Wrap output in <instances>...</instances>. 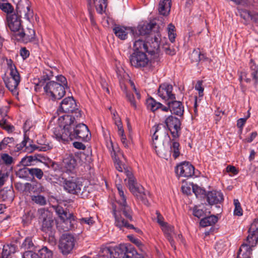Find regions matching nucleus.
I'll return each mask as SVG.
<instances>
[{"instance_id": "8fccbe9b", "label": "nucleus", "mask_w": 258, "mask_h": 258, "mask_svg": "<svg viewBox=\"0 0 258 258\" xmlns=\"http://www.w3.org/2000/svg\"><path fill=\"white\" fill-rule=\"evenodd\" d=\"M238 11L240 14V17L244 20H247L249 18H251L252 14L250 13V11L245 9L238 10Z\"/></svg>"}, {"instance_id": "37998d69", "label": "nucleus", "mask_w": 258, "mask_h": 258, "mask_svg": "<svg viewBox=\"0 0 258 258\" xmlns=\"http://www.w3.org/2000/svg\"><path fill=\"white\" fill-rule=\"evenodd\" d=\"M179 144L177 142L172 141L170 145V151L173 153V157L177 158L180 154L179 150Z\"/></svg>"}, {"instance_id": "13d9d810", "label": "nucleus", "mask_w": 258, "mask_h": 258, "mask_svg": "<svg viewBox=\"0 0 258 258\" xmlns=\"http://www.w3.org/2000/svg\"><path fill=\"white\" fill-rule=\"evenodd\" d=\"M202 83V81H198L195 86V89L199 91V95L200 96H203L204 88L203 87Z\"/></svg>"}, {"instance_id": "bb28decb", "label": "nucleus", "mask_w": 258, "mask_h": 258, "mask_svg": "<svg viewBox=\"0 0 258 258\" xmlns=\"http://www.w3.org/2000/svg\"><path fill=\"white\" fill-rule=\"evenodd\" d=\"M76 161L72 154H67L62 161V166L67 171H72L75 169Z\"/></svg>"}, {"instance_id": "58836bf2", "label": "nucleus", "mask_w": 258, "mask_h": 258, "mask_svg": "<svg viewBox=\"0 0 258 258\" xmlns=\"http://www.w3.org/2000/svg\"><path fill=\"white\" fill-rule=\"evenodd\" d=\"M192 190L198 198H202L206 195V191L204 189L199 187L196 184H191Z\"/></svg>"}, {"instance_id": "3c124183", "label": "nucleus", "mask_w": 258, "mask_h": 258, "mask_svg": "<svg viewBox=\"0 0 258 258\" xmlns=\"http://www.w3.org/2000/svg\"><path fill=\"white\" fill-rule=\"evenodd\" d=\"M78 221L82 224H86L89 225H92L95 222L92 217L80 218L78 219Z\"/></svg>"}, {"instance_id": "ddd939ff", "label": "nucleus", "mask_w": 258, "mask_h": 258, "mask_svg": "<svg viewBox=\"0 0 258 258\" xmlns=\"http://www.w3.org/2000/svg\"><path fill=\"white\" fill-rule=\"evenodd\" d=\"M116 187L117 188L118 194L121 198V200L117 202L116 203H112V213L114 215V209L117 212H119L120 213L124 212L126 207H130L127 205L126 201V198L124 195L123 191L122 186L120 184H117Z\"/></svg>"}, {"instance_id": "4be33fe9", "label": "nucleus", "mask_w": 258, "mask_h": 258, "mask_svg": "<svg viewBox=\"0 0 258 258\" xmlns=\"http://www.w3.org/2000/svg\"><path fill=\"white\" fill-rule=\"evenodd\" d=\"M156 26V23H144L143 24H140L135 30V34L139 36L150 34Z\"/></svg>"}, {"instance_id": "c756f323", "label": "nucleus", "mask_w": 258, "mask_h": 258, "mask_svg": "<svg viewBox=\"0 0 258 258\" xmlns=\"http://www.w3.org/2000/svg\"><path fill=\"white\" fill-rule=\"evenodd\" d=\"M111 248L113 258H124L125 256L127 251V246L125 244H120L117 246Z\"/></svg>"}, {"instance_id": "864d4df0", "label": "nucleus", "mask_w": 258, "mask_h": 258, "mask_svg": "<svg viewBox=\"0 0 258 258\" xmlns=\"http://www.w3.org/2000/svg\"><path fill=\"white\" fill-rule=\"evenodd\" d=\"M14 141L13 138H5L0 143V150L3 149L6 145L10 143H12Z\"/></svg>"}, {"instance_id": "a878e982", "label": "nucleus", "mask_w": 258, "mask_h": 258, "mask_svg": "<svg viewBox=\"0 0 258 258\" xmlns=\"http://www.w3.org/2000/svg\"><path fill=\"white\" fill-rule=\"evenodd\" d=\"M152 39V44L150 45V54L151 55H157L159 48V42L160 36L159 33L153 34L152 32L150 34Z\"/></svg>"}, {"instance_id": "de8ad7c7", "label": "nucleus", "mask_w": 258, "mask_h": 258, "mask_svg": "<svg viewBox=\"0 0 258 258\" xmlns=\"http://www.w3.org/2000/svg\"><path fill=\"white\" fill-rule=\"evenodd\" d=\"M0 126L9 132H12L14 128L13 126L8 124L7 119L4 117L0 120Z\"/></svg>"}, {"instance_id": "774afa93", "label": "nucleus", "mask_w": 258, "mask_h": 258, "mask_svg": "<svg viewBox=\"0 0 258 258\" xmlns=\"http://www.w3.org/2000/svg\"><path fill=\"white\" fill-rule=\"evenodd\" d=\"M157 215V222L161 226H163L167 223L163 222V217L160 214V213L158 211H156V213Z\"/></svg>"}, {"instance_id": "9b49d317", "label": "nucleus", "mask_w": 258, "mask_h": 258, "mask_svg": "<svg viewBox=\"0 0 258 258\" xmlns=\"http://www.w3.org/2000/svg\"><path fill=\"white\" fill-rule=\"evenodd\" d=\"M63 183L64 188L68 192L84 198V186L81 183L77 182L75 179L67 180L66 179Z\"/></svg>"}, {"instance_id": "c85d7f7f", "label": "nucleus", "mask_w": 258, "mask_h": 258, "mask_svg": "<svg viewBox=\"0 0 258 258\" xmlns=\"http://www.w3.org/2000/svg\"><path fill=\"white\" fill-rule=\"evenodd\" d=\"M162 227V230L163 231L166 238L170 242L171 246L174 250H175L176 246L172 237V235L174 234V227L172 226L168 225L167 223Z\"/></svg>"}, {"instance_id": "bf43d9fd", "label": "nucleus", "mask_w": 258, "mask_h": 258, "mask_svg": "<svg viewBox=\"0 0 258 258\" xmlns=\"http://www.w3.org/2000/svg\"><path fill=\"white\" fill-rule=\"evenodd\" d=\"M136 250L132 247L127 246V251L125 252V256L124 258H134Z\"/></svg>"}, {"instance_id": "aec40b11", "label": "nucleus", "mask_w": 258, "mask_h": 258, "mask_svg": "<svg viewBox=\"0 0 258 258\" xmlns=\"http://www.w3.org/2000/svg\"><path fill=\"white\" fill-rule=\"evenodd\" d=\"M161 126L162 124H158L154 126L155 128V130L153 135V142L154 147L157 154L164 151L163 140L161 138L158 140V135H157V133L161 129Z\"/></svg>"}, {"instance_id": "f8f14e48", "label": "nucleus", "mask_w": 258, "mask_h": 258, "mask_svg": "<svg viewBox=\"0 0 258 258\" xmlns=\"http://www.w3.org/2000/svg\"><path fill=\"white\" fill-rule=\"evenodd\" d=\"M175 172L179 177H189L195 174V167L188 162H183L175 168Z\"/></svg>"}, {"instance_id": "6e6552de", "label": "nucleus", "mask_w": 258, "mask_h": 258, "mask_svg": "<svg viewBox=\"0 0 258 258\" xmlns=\"http://www.w3.org/2000/svg\"><path fill=\"white\" fill-rule=\"evenodd\" d=\"M74 236L69 233L63 234L59 241V249L64 255L70 253L73 249L75 244Z\"/></svg>"}, {"instance_id": "2f4dec72", "label": "nucleus", "mask_w": 258, "mask_h": 258, "mask_svg": "<svg viewBox=\"0 0 258 258\" xmlns=\"http://www.w3.org/2000/svg\"><path fill=\"white\" fill-rule=\"evenodd\" d=\"M40 157H42L39 154L26 156L22 159L21 162L24 166H30L33 164L32 163L34 161H41Z\"/></svg>"}, {"instance_id": "72a5a7b5", "label": "nucleus", "mask_w": 258, "mask_h": 258, "mask_svg": "<svg viewBox=\"0 0 258 258\" xmlns=\"http://www.w3.org/2000/svg\"><path fill=\"white\" fill-rule=\"evenodd\" d=\"M113 30L115 35L121 40H124L127 38V32L125 27L117 26L113 28Z\"/></svg>"}, {"instance_id": "e2e57ef3", "label": "nucleus", "mask_w": 258, "mask_h": 258, "mask_svg": "<svg viewBox=\"0 0 258 258\" xmlns=\"http://www.w3.org/2000/svg\"><path fill=\"white\" fill-rule=\"evenodd\" d=\"M127 237L130 239V240L135 243L136 245H137L138 247H139L141 250H143L142 249V242L140 240L138 239L135 238L134 237L133 235H128Z\"/></svg>"}, {"instance_id": "4d7b16f0", "label": "nucleus", "mask_w": 258, "mask_h": 258, "mask_svg": "<svg viewBox=\"0 0 258 258\" xmlns=\"http://www.w3.org/2000/svg\"><path fill=\"white\" fill-rule=\"evenodd\" d=\"M56 80L60 84V85H63V87L65 88H69L67 79L64 76L62 75L57 76Z\"/></svg>"}, {"instance_id": "a211bd4d", "label": "nucleus", "mask_w": 258, "mask_h": 258, "mask_svg": "<svg viewBox=\"0 0 258 258\" xmlns=\"http://www.w3.org/2000/svg\"><path fill=\"white\" fill-rule=\"evenodd\" d=\"M77 105L76 101L73 97L65 98L61 102L60 109L63 112L67 113H73L77 110Z\"/></svg>"}, {"instance_id": "680f3d73", "label": "nucleus", "mask_w": 258, "mask_h": 258, "mask_svg": "<svg viewBox=\"0 0 258 258\" xmlns=\"http://www.w3.org/2000/svg\"><path fill=\"white\" fill-rule=\"evenodd\" d=\"M2 159L7 165H10L13 162V158L7 154H3Z\"/></svg>"}, {"instance_id": "ea45409f", "label": "nucleus", "mask_w": 258, "mask_h": 258, "mask_svg": "<svg viewBox=\"0 0 258 258\" xmlns=\"http://www.w3.org/2000/svg\"><path fill=\"white\" fill-rule=\"evenodd\" d=\"M40 258H52V252L46 247H43L38 251Z\"/></svg>"}, {"instance_id": "a19ab883", "label": "nucleus", "mask_w": 258, "mask_h": 258, "mask_svg": "<svg viewBox=\"0 0 258 258\" xmlns=\"http://www.w3.org/2000/svg\"><path fill=\"white\" fill-rule=\"evenodd\" d=\"M98 258H113L111 247L103 248L99 254Z\"/></svg>"}, {"instance_id": "9d476101", "label": "nucleus", "mask_w": 258, "mask_h": 258, "mask_svg": "<svg viewBox=\"0 0 258 258\" xmlns=\"http://www.w3.org/2000/svg\"><path fill=\"white\" fill-rule=\"evenodd\" d=\"M131 65L136 68L146 67L149 62V60L144 52L134 51L130 56Z\"/></svg>"}, {"instance_id": "dca6fc26", "label": "nucleus", "mask_w": 258, "mask_h": 258, "mask_svg": "<svg viewBox=\"0 0 258 258\" xmlns=\"http://www.w3.org/2000/svg\"><path fill=\"white\" fill-rule=\"evenodd\" d=\"M11 77L5 80L7 88L14 94H18L17 87L20 82V76L19 73L10 74Z\"/></svg>"}, {"instance_id": "f03ea898", "label": "nucleus", "mask_w": 258, "mask_h": 258, "mask_svg": "<svg viewBox=\"0 0 258 258\" xmlns=\"http://www.w3.org/2000/svg\"><path fill=\"white\" fill-rule=\"evenodd\" d=\"M111 145L112 147L111 154L113 159L116 169L120 172H123V169L124 170V172L128 180L127 186L130 191L138 200H140L145 205H148L149 202L147 200V195L145 192V189L142 185H138L135 180L132 171L125 168L124 165L121 164L119 160V156L122 155L121 153L116 154L113 148L112 142H111Z\"/></svg>"}, {"instance_id": "6ab92c4d", "label": "nucleus", "mask_w": 258, "mask_h": 258, "mask_svg": "<svg viewBox=\"0 0 258 258\" xmlns=\"http://www.w3.org/2000/svg\"><path fill=\"white\" fill-rule=\"evenodd\" d=\"M59 218L63 220L61 223V226L64 231H67L73 228L72 221H75V218L73 213L66 210Z\"/></svg>"}, {"instance_id": "c9c22d12", "label": "nucleus", "mask_w": 258, "mask_h": 258, "mask_svg": "<svg viewBox=\"0 0 258 258\" xmlns=\"http://www.w3.org/2000/svg\"><path fill=\"white\" fill-rule=\"evenodd\" d=\"M97 11L102 14L107 7V0H94Z\"/></svg>"}, {"instance_id": "f3484780", "label": "nucleus", "mask_w": 258, "mask_h": 258, "mask_svg": "<svg viewBox=\"0 0 258 258\" xmlns=\"http://www.w3.org/2000/svg\"><path fill=\"white\" fill-rule=\"evenodd\" d=\"M21 148L26 147L27 151L31 152L35 150L38 149L39 151H46L52 148V145L49 144H44L42 146H37L36 145H32L30 143V140L28 137L24 136V140L20 145Z\"/></svg>"}, {"instance_id": "20e7f679", "label": "nucleus", "mask_w": 258, "mask_h": 258, "mask_svg": "<svg viewBox=\"0 0 258 258\" xmlns=\"http://www.w3.org/2000/svg\"><path fill=\"white\" fill-rule=\"evenodd\" d=\"M38 216L41 222V230L48 235V242L53 245L56 243L55 230L52 214L45 208L38 210Z\"/></svg>"}, {"instance_id": "412c9836", "label": "nucleus", "mask_w": 258, "mask_h": 258, "mask_svg": "<svg viewBox=\"0 0 258 258\" xmlns=\"http://www.w3.org/2000/svg\"><path fill=\"white\" fill-rule=\"evenodd\" d=\"M161 126L162 124H158L154 126L155 128V130L153 135V142L154 147L157 154L164 151L163 140L161 138L158 140V135H157V133L161 129Z\"/></svg>"}, {"instance_id": "49530a36", "label": "nucleus", "mask_w": 258, "mask_h": 258, "mask_svg": "<svg viewBox=\"0 0 258 258\" xmlns=\"http://www.w3.org/2000/svg\"><path fill=\"white\" fill-rule=\"evenodd\" d=\"M190 58L192 62L198 63L200 61V49H194L190 54Z\"/></svg>"}, {"instance_id": "473e14b6", "label": "nucleus", "mask_w": 258, "mask_h": 258, "mask_svg": "<svg viewBox=\"0 0 258 258\" xmlns=\"http://www.w3.org/2000/svg\"><path fill=\"white\" fill-rule=\"evenodd\" d=\"M218 221V218L216 216L211 215L203 218L200 223L202 227H207L215 224Z\"/></svg>"}, {"instance_id": "7c9ffc66", "label": "nucleus", "mask_w": 258, "mask_h": 258, "mask_svg": "<svg viewBox=\"0 0 258 258\" xmlns=\"http://www.w3.org/2000/svg\"><path fill=\"white\" fill-rule=\"evenodd\" d=\"M16 252V246L14 245H4L0 256L2 258H11V254Z\"/></svg>"}, {"instance_id": "09e8293b", "label": "nucleus", "mask_w": 258, "mask_h": 258, "mask_svg": "<svg viewBox=\"0 0 258 258\" xmlns=\"http://www.w3.org/2000/svg\"><path fill=\"white\" fill-rule=\"evenodd\" d=\"M234 204L235 206V209L234 211V215L238 216H241L242 215V210L238 200L237 199L234 200Z\"/></svg>"}, {"instance_id": "f704fd0d", "label": "nucleus", "mask_w": 258, "mask_h": 258, "mask_svg": "<svg viewBox=\"0 0 258 258\" xmlns=\"http://www.w3.org/2000/svg\"><path fill=\"white\" fill-rule=\"evenodd\" d=\"M146 105L148 109L154 112L160 108L161 103L157 102L153 98L150 97L147 99Z\"/></svg>"}, {"instance_id": "39448f33", "label": "nucleus", "mask_w": 258, "mask_h": 258, "mask_svg": "<svg viewBox=\"0 0 258 258\" xmlns=\"http://www.w3.org/2000/svg\"><path fill=\"white\" fill-rule=\"evenodd\" d=\"M249 234L246 243H243L238 252V258H249L251 253V247L254 246L258 241V218L254 219L251 224Z\"/></svg>"}, {"instance_id": "423d86ee", "label": "nucleus", "mask_w": 258, "mask_h": 258, "mask_svg": "<svg viewBox=\"0 0 258 258\" xmlns=\"http://www.w3.org/2000/svg\"><path fill=\"white\" fill-rule=\"evenodd\" d=\"M114 217L115 218V225L120 229L123 230L125 228L127 229H134L138 233H142V231L130 224L133 221V211L131 207H126L123 212L120 213L114 209Z\"/></svg>"}, {"instance_id": "052dcab7", "label": "nucleus", "mask_w": 258, "mask_h": 258, "mask_svg": "<svg viewBox=\"0 0 258 258\" xmlns=\"http://www.w3.org/2000/svg\"><path fill=\"white\" fill-rule=\"evenodd\" d=\"M159 12L161 15L166 16L168 14L170 10L168 9H166V7L165 6L162 5V4H159Z\"/></svg>"}, {"instance_id": "393cba45", "label": "nucleus", "mask_w": 258, "mask_h": 258, "mask_svg": "<svg viewBox=\"0 0 258 258\" xmlns=\"http://www.w3.org/2000/svg\"><path fill=\"white\" fill-rule=\"evenodd\" d=\"M167 105L170 107V112L175 115L181 116L183 114L184 107L180 101H176L175 99H171L167 101Z\"/></svg>"}, {"instance_id": "4c0bfd02", "label": "nucleus", "mask_w": 258, "mask_h": 258, "mask_svg": "<svg viewBox=\"0 0 258 258\" xmlns=\"http://www.w3.org/2000/svg\"><path fill=\"white\" fill-rule=\"evenodd\" d=\"M6 0H0V9L8 14H12V13L13 11V6L9 3H2L5 2Z\"/></svg>"}, {"instance_id": "5701e85b", "label": "nucleus", "mask_w": 258, "mask_h": 258, "mask_svg": "<svg viewBox=\"0 0 258 258\" xmlns=\"http://www.w3.org/2000/svg\"><path fill=\"white\" fill-rule=\"evenodd\" d=\"M131 31L133 33V34L134 35V37L136 39V40L134 43V51H141V52H146L150 54V50H151L150 48H149L147 44L141 39L140 38H138L139 36H137L135 34V30L133 29H131Z\"/></svg>"}, {"instance_id": "e433bc0d", "label": "nucleus", "mask_w": 258, "mask_h": 258, "mask_svg": "<svg viewBox=\"0 0 258 258\" xmlns=\"http://www.w3.org/2000/svg\"><path fill=\"white\" fill-rule=\"evenodd\" d=\"M30 197L32 201L39 206H43L46 204V198L42 195H32Z\"/></svg>"}, {"instance_id": "cd10ccee", "label": "nucleus", "mask_w": 258, "mask_h": 258, "mask_svg": "<svg viewBox=\"0 0 258 258\" xmlns=\"http://www.w3.org/2000/svg\"><path fill=\"white\" fill-rule=\"evenodd\" d=\"M0 199L4 202H12L14 199V191L12 187H4L0 189Z\"/></svg>"}, {"instance_id": "69168bd1", "label": "nucleus", "mask_w": 258, "mask_h": 258, "mask_svg": "<svg viewBox=\"0 0 258 258\" xmlns=\"http://www.w3.org/2000/svg\"><path fill=\"white\" fill-rule=\"evenodd\" d=\"M126 96L128 99V100L130 102L131 105L136 108L137 107L136 103L135 102V101L134 100V95L130 93L127 92L126 93Z\"/></svg>"}, {"instance_id": "2eb2a0df", "label": "nucleus", "mask_w": 258, "mask_h": 258, "mask_svg": "<svg viewBox=\"0 0 258 258\" xmlns=\"http://www.w3.org/2000/svg\"><path fill=\"white\" fill-rule=\"evenodd\" d=\"M173 87L171 85L164 83L160 85L158 89V94L163 99L170 101L175 99V94L172 93Z\"/></svg>"}, {"instance_id": "1a4fd4ad", "label": "nucleus", "mask_w": 258, "mask_h": 258, "mask_svg": "<svg viewBox=\"0 0 258 258\" xmlns=\"http://www.w3.org/2000/svg\"><path fill=\"white\" fill-rule=\"evenodd\" d=\"M166 126L170 131L173 138H178L181 135V121L173 115H169L165 120Z\"/></svg>"}, {"instance_id": "7ed1b4c3", "label": "nucleus", "mask_w": 258, "mask_h": 258, "mask_svg": "<svg viewBox=\"0 0 258 258\" xmlns=\"http://www.w3.org/2000/svg\"><path fill=\"white\" fill-rule=\"evenodd\" d=\"M16 11V13L7 15V20L10 29L17 33L22 28L21 17L24 16L25 18L31 22L34 13L27 0H21L17 6Z\"/></svg>"}, {"instance_id": "0e129e2a", "label": "nucleus", "mask_w": 258, "mask_h": 258, "mask_svg": "<svg viewBox=\"0 0 258 258\" xmlns=\"http://www.w3.org/2000/svg\"><path fill=\"white\" fill-rule=\"evenodd\" d=\"M163 49H164L165 53L167 54L173 55L175 53V50L173 48H171L167 44L165 45L163 47Z\"/></svg>"}, {"instance_id": "0eeeda50", "label": "nucleus", "mask_w": 258, "mask_h": 258, "mask_svg": "<svg viewBox=\"0 0 258 258\" xmlns=\"http://www.w3.org/2000/svg\"><path fill=\"white\" fill-rule=\"evenodd\" d=\"M63 86L58 82L50 81L46 84L43 89L46 95L50 97L52 100H59L66 94V88Z\"/></svg>"}, {"instance_id": "4468645a", "label": "nucleus", "mask_w": 258, "mask_h": 258, "mask_svg": "<svg viewBox=\"0 0 258 258\" xmlns=\"http://www.w3.org/2000/svg\"><path fill=\"white\" fill-rule=\"evenodd\" d=\"M16 36L18 40L25 43L34 41L35 39V32L32 26L25 30L22 28L21 31L16 34Z\"/></svg>"}, {"instance_id": "a18cd8bd", "label": "nucleus", "mask_w": 258, "mask_h": 258, "mask_svg": "<svg viewBox=\"0 0 258 258\" xmlns=\"http://www.w3.org/2000/svg\"><path fill=\"white\" fill-rule=\"evenodd\" d=\"M174 29L175 27L172 24L170 23L168 25V37L170 41L171 42H174L175 41V39L176 37V34L174 33Z\"/></svg>"}, {"instance_id": "c03bdc74", "label": "nucleus", "mask_w": 258, "mask_h": 258, "mask_svg": "<svg viewBox=\"0 0 258 258\" xmlns=\"http://www.w3.org/2000/svg\"><path fill=\"white\" fill-rule=\"evenodd\" d=\"M31 168H28L26 166L19 170L18 175L19 177L22 178H28L30 176Z\"/></svg>"}, {"instance_id": "b1692460", "label": "nucleus", "mask_w": 258, "mask_h": 258, "mask_svg": "<svg viewBox=\"0 0 258 258\" xmlns=\"http://www.w3.org/2000/svg\"><path fill=\"white\" fill-rule=\"evenodd\" d=\"M207 201L210 205H217L223 202V195L219 191H209L206 195Z\"/></svg>"}, {"instance_id": "f257e3e1", "label": "nucleus", "mask_w": 258, "mask_h": 258, "mask_svg": "<svg viewBox=\"0 0 258 258\" xmlns=\"http://www.w3.org/2000/svg\"><path fill=\"white\" fill-rule=\"evenodd\" d=\"M61 123L63 126L55 128L54 134L56 138L63 143L73 140H80L87 141L91 138V133L88 127L84 123L76 124L75 118L70 115H64L61 117Z\"/></svg>"}, {"instance_id": "603ef678", "label": "nucleus", "mask_w": 258, "mask_h": 258, "mask_svg": "<svg viewBox=\"0 0 258 258\" xmlns=\"http://www.w3.org/2000/svg\"><path fill=\"white\" fill-rule=\"evenodd\" d=\"M7 62L8 68L10 70V74L19 73L15 65L13 63V62L12 59H7Z\"/></svg>"}, {"instance_id": "5fc2aeb1", "label": "nucleus", "mask_w": 258, "mask_h": 258, "mask_svg": "<svg viewBox=\"0 0 258 258\" xmlns=\"http://www.w3.org/2000/svg\"><path fill=\"white\" fill-rule=\"evenodd\" d=\"M23 258H40L38 253L33 252L32 250L25 251L23 255Z\"/></svg>"}, {"instance_id": "79ce46f5", "label": "nucleus", "mask_w": 258, "mask_h": 258, "mask_svg": "<svg viewBox=\"0 0 258 258\" xmlns=\"http://www.w3.org/2000/svg\"><path fill=\"white\" fill-rule=\"evenodd\" d=\"M30 172V176L33 179L36 177L38 179L40 180L42 178L44 175L43 171L38 168H31Z\"/></svg>"}, {"instance_id": "338daca9", "label": "nucleus", "mask_w": 258, "mask_h": 258, "mask_svg": "<svg viewBox=\"0 0 258 258\" xmlns=\"http://www.w3.org/2000/svg\"><path fill=\"white\" fill-rule=\"evenodd\" d=\"M194 215L199 218L203 217L204 215V212L203 210L194 209L193 211Z\"/></svg>"}, {"instance_id": "6e6d98bb", "label": "nucleus", "mask_w": 258, "mask_h": 258, "mask_svg": "<svg viewBox=\"0 0 258 258\" xmlns=\"http://www.w3.org/2000/svg\"><path fill=\"white\" fill-rule=\"evenodd\" d=\"M22 246L24 249H31L33 246V243L31 239L30 238H26L23 242Z\"/></svg>"}]
</instances>
